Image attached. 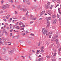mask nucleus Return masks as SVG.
<instances>
[{
  "instance_id": "a18cd8bd",
  "label": "nucleus",
  "mask_w": 61,
  "mask_h": 61,
  "mask_svg": "<svg viewBox=\"0 0 61 61\" xmlns=\"http://www.w3.org/2000/svg\"><path fill=\"white\" fill-rule=\"evenodd\" d=\"M59 45H58L57 46V48H59V46H58Z\"/></svg>"
},
{
  "instance_id": "9d476101",
  "label": "nucleus",
  "mask_w": 61,
  "mask_h": 61,
  "mask_svg": "<svg viewBox=\"0 0 61 61\" xmlns=\"http://www.w3.org/2000/svg\"><path fill=\"white\" fill-rule=\"evenodd\" d=\"M5 6V7H6V8H8V7H9V5L8 4H6Z\"/></svg>"
},
{
  "instance_id": "f8f14e48",
  "label": "nucleus",
  "mask_w": 61,
  "mask_h": 61,
  "mask_svg": "<svg viewBox=\"0 0 61 61\" xmlns=\"http://www.w3.org/2000/svg\"><path fill=\"white\" fill-rule=\"evenodd\" d=\"M56 20H55L53 22V24H55L56 23Z\"/></svg>"
},
{
  "instance_id": "e2e57ef3",
  "label": "nucleus",
  "mask_w": 61,
  "mask_h": 61,
  "mask_svg": "<svg viewBox=\"0 0 61 61\" xmlns=\"http://www.w3.org/2000/svg\"><path fill=\"white\" fill-rule=\"evenodd\" d=\"M50 34H52V32H49Z\"/></svg>"
},
{
  "instance_id": "680f3d73",
  "label": "nucleus",
  "mask_w": 61,
  "mask_h": 61,
  "mask_svg": "<svg viewBox=\"0 0 61 61\" xmlns=\"http://www.w3.org/2000/svg\"><path fill=\"white\" fill-rule=\"evenodd\" d=\"M39 61H41V59L40 58L39 59Z\"/></svg>"
},
{
  "instance_id": "0eeeda50",
  "label": "nucleus",
  "mask_w": 61,
  "mask_h": 61,
  "mask_svg": "<svg viewBox=\"0 0 61 61\" xmlns=\"http://www.w3.org/2000/svg\"><path fill=\"white\" fill-rule=\"evenodd\" d=\"M27 11V9L26 8L24 9L23 10V12H25Z\"/></svg>"
},
{
  "instance_id": "6ab92c4d",
  "label": "nucleus",
  "mask_w": 61,
  "mask_h": 61,
  "mask_svg": "<svg viewBox=\"0 0 61 61\" xmlns=\"http://www.w3.org/2000/svg\"><path fill=\"white\" fill-rule=\"evenodd\" d=\"M60 0H57V2L59 4V3H60Z\"/></svg>"
},
{
  "instance_id": "3c124183",
  "label": "nucleus",
  "mask_w": 61,
  "mask_h": 61,
  "mask_svg": "<svg viewBox=\"0 0 61 61\" xmlns=\"http://www.w3.org/2000/svg\"><path fill=\"white\" fill-rule=\"evenodd\" d=\"M29 59L31 60V57H30V56H29Z\"/></svg>"
},
{
  "instance_id": "c85d7f7f",
  "label": "nucleus",
  "mask_w": 61,
  "mask_h": 61,
  "mask_svg": "<svg viewBox=\"0 0 61 61\" xmlns=\"http://www.w3.org/2000/svg\"><path fill=\"white\" fill-rule=\"evenodd\" d=\"M30 35L31 36H35V35L31 33V34H30Z\"/></svg>"
},
{
  "instance_id": "7ed1b4c3",
  "label": "nucleus",
  "mask_w": 61,
  "mask_h": 61,
  "mask_svg": "<svg viewBox=\"0 0 61 61\" xmlns=\"http://www.w3.org/2000/svg\"><path fill=\"white\" fill-rule=\"evenodd\" d=\"M2 52L3 53V54H5L6 52V50L5 48H3L2 49Z\"/></svg>"
},
{
  "instance_id": "c03bdc74",
  "label": "nucleus",
  "mask_w": 61,
  "mask_h": 61,
  "mask_svg": "<svg viewBox=\"0 0 61 61\" xmlns=\"http://www.w3.org/2000/svg\"><path fill=\"white\" fill-rule=\"evenodd\" d=\"M15 14H17V12L16 11H15Z\"/></svg>"
},
{
  "instance_id": "b1692460",
  "label": "nucleus",
  "mask_w": 61,
  "mask_h": 61,
  "mask_svg": "<svg viewBox=\"0 0 61 61\" xmlns=\"http://www.w3.org/2000/svg\"><path fill=\"white\" fill-rule=\"evenodd\" d=\"M18 22H17V23H16L15 24V26H17V25H18Z\"/></svg>"
},
{
  "instance_id": "393cba45",
  "label": "nucleus",
  "mask_w": 61,
  "mask_h": 61,
  "mask_svg": "<svg viewBox=\"0 0 61 61\" xmlns=\"http://www.w3.org/2000/svg\"><path fill=\"white\" fill-rule=\"evenodd\" d=\"M52 61H55V58H54L53 59H52Z\"/></svg>"
},
{
  "instance_id": "8fccbe9b",
  "label": "nucleus",
  "mask_w": 61,
  "mask_h": 61,
  "mask_svg": "<svg viewBox=\"0 0 61 61\" xmlns=\"http://www.w3.org/2000/svg\"><path fill=\"white\" fill-rule=\"evenodd\" d=\"M56 44H58V41H56Z\"/></svg>"
},
{
  "instance_id": "09e8293b",
  "label": "nucleus",
  "mask_w": 61,
  "mask_h": 61,
  "mask_svg": "<svg viewBox=\"0 0 61 61\" xmlns=\"http://www.w3.org/2000/svg\"><path fill=\"white\" fill-rule=\"evenodd\" d=\"M4 2V1H3V0H2V1H1V4H3V2Z\"/></svg>"
},
{
  "instance_id": "7c9ffc66",
  "label": "nucleus",
  "mask_w": 61,
  "mask_h": 61,
  "mask_svg": "<svg viewBox=\"0 0 61 61\" xmlns=\"http://www.w3.org/2000/svg\"><path fill=\"white\" fill-rule=\"evenodd\" d=\"M61 17H60L59 19V21H61Z\"/></svg>"
},
{
  "instance_id": "f3484780",
  "label": "nucleus",
  "mask_w": 61,
  "mask_h": 61,
  "mask_svg": "<svg viewBox=\"0 0 61 61\" xmlns=\"http://www.w3.org/2000/svg\"><path fill=\"white\" fill-rule=\"evenodd\" d=\"M57 53H54V54L53 55V56H56V54Z\"/></svg>"
},
{
  "instance_id": "20e7f679",
  "label": "nucleus",
  "mask_w": 61,
  "mask_h": 61,
  "mask_svg": "<svg viewBox=\"0 0 61 61\" xmlns=\"http://www.w3.org/2000/svg\"><path fill=\"white\" fill-rule=\"evenodd\" d=\"M46 12L47 13H48L50 15L52 14V13L50 11L47 10L46 11Z\"/></svg>"
},
{
  "instance_id": "ea45409f",
  "label": "nucleus",
  "mask_w": 61,
  "mask_h": 61,
  "mask_svg": "<svg viewBox=\"0 0 61 61\" xmlns=\"http://www.w3.org/2000/svg\"><path fill=\"white\" fill-rule=\"evenodd\" d=\"M28 14V12L27 11L26 13V14L25 15H27Z\"/></svg>"
},
{
  "instance_id": "39448f33",
  "label": "nucleus",
  "mask_w": 61,
  "mask_h": 61,
  "mask_svg": "<svg viewBox=\"0 0 61 61\" xmlns=\"http://www.w3.org/2000/svg\"><path fill=\"white\" fill-rule=\"evenodd\" d=\"M46 19L47 21H48L51 19V18L50 17H47L46 18Z\"/></svg>"
},
{
  "instance_id": "37998d69",
  "label": "nucleus",
  "mask_w": 61,
  "mask_h": 61,
  "mask_svg": "<svg viewBox=\"0 0 61 61\" xmlns=\"http://www.w3.org/2000/svg\"><path fill=\"white\" fill-rule=\"evenodd\" d=\"M27 4L28 5H30V2H28L27 3Z\"/></svg>"
},
{
  "instance_id": "412c9836",
  "label": "nucleus",
  "mask_w": 61,
  "mask_h": 61,
  "mask_svg": "<svg viewBox=\"0 0 61 61\" xmlns=\"http://www.w3.org/2000/svg\"><path fill=\"white\" fill-rule=\"evenodd\" d=\"M59 13H60V15H61V12H60V10H59Z\"/></svg>"
},
{
  "instance_id": "bb28decb",
  "label": "nucleus",
  "mask_w": 61,
  "mask_h": 61,
  "mask_svg": "<svg viewBox=\"0 0 61 61\" xmlns=\"http://www.w3.org/2000/svg\"><path fill=\"white\" fill-rule=\"evenodd\" d=\"M3 20L4 21H5V22H6V20L5 19H3Z\"/></svg>"
},
{
  "instance_id": "423d86ee",
  "label": "nucleus",
  "mask_w": 61,
  "mask_h": 61,
  "mask_svg": "<svg viewBox=\"0 0 61 61\" xmlns=\"http://www.w3.org/2000/svg\"><path fill=\"white\" fill-rule=\"evenodd\" d=\"M50 23H49V21H47V27H49V25Z\"/></svg>"
},
{
  "instance_id": "6e6d98bb",
  "label": "nucleus",
  "mask_w": 61,
  "mask_h": 61,
  "mask_svg": "<svg viewBox=\"0 0 61 61\" xmlns=\"http://www.w3.org/2000/svg\"><path fill=\"white\" fill-rule=\"evenodd\" d=\"M29 0H26V2H28Z\"/></svg>"
},
{
  "instance_id": "2f4dec72",
  "label": "nucleus",
  "mask_w": 61,
  "mask_h": 61,
  "mask_svg": "<svg viewBox=\"0 0 61 61\" xmlns=\"http://www.w3.org/2000/svg\"><path fill=\"white\" fill-rule=\"evenodd\" d=\"M36 18H33L32 19L33 20H36Z\"/></svg>"
},
{
  "instance_id": "f03ea898",
  "label": "nucleus",
  "mask_w": 61,
  "mask_h": 61,
  "mask_svg": "<svg viewBox=\"0 0 61 61\" xmlns=\"http://www.w3.org/2000/svg\"><path fill=\"white\" fill-rule=\"evenodd\" d=\"M14 51H16V50H15V49H14L13 50V51H12V50H10V51H9V53L10 54H11V53H12L13 52H14Z\"/></svg>"
},
{
  "instance_id": "5701e85b",
  "label": "nucleus",
  "mask_w": 61,
  "mask_h": 61,
  "mask_svg": "<svg viewBox=\"0 0 61 61\" xmlns=\"http://www.w3.org/2000/svg\"><path fill=\"white\" fill-rule=\"evenodd\" d=\"M53 7V5H51V6L50 8L51 9H52Z\"/></svg>"
},
{
  "instance_id": "4468645a",
  "label": "nucleus",
  "mask_w": 61,
  "mask_h": 61,
  "mask_svg": "<svg viewBox=\"0 0 61 61\" xmlns=\"http://www.w3.org/2000/svg\"><path fill=\"white\" fill-rule=\"evenodd\" d=\"M46 35L47 36L49 35V33H48V31H46Z\"/></svg>"
},
{
  "instance_id": "4d7b16f0",
  "label": "nucleus",
  "mask_w": 61,
  "mask_h": 61,
  "mask_svg": "<svg viewBox=\"0 0 61 61\" xmlns=\"http://www.w3.org/2000/svg\"><path fill=\"white\" fill-rule=\"evenodd\" d=\"M10 2H11V3H13V0H11L10 1Z\"/></svg>"
},
{
  "instance_id": "a878e982",
  "label": "nucleus",
  "mask_w": 61,
  "mask_h": 61,
  "mask_svg": "<svg viewBox=\"0 0 61 61\" xmlns=\"http://www.w3.org/2000/svg\"><path fill=\"white\" fill-rule=\"evenodd\" d=\"M52 36V35H50L49 36V37L50 38H51V36Z\"/></svg>"
},
{
  "instance_id": "79ce46f5",
  "label": "nucleus",
  "mask_w": 61,
  "mask_h": 61,
  "mask_svg": "<svg viewBox=\"0 0 61 61\" xmlns=\"http://www.w3.org/2000/svg\"><path fill=\"white\" fill-rule=\"evenodd\" d=\"M12 33H11L10 34V36L11 37L12 36Z\"/></svg>"
},
{
  "instance_id": "13d9d810",
  "label": "nucleus",
  "mask_w": 61,
  "mask_h": 61,
  "mask_svg": "<svg viewBox=\"0 0 61 61\" xmlns=\"http://www.w3.org/2000/svg\"><path fill=\"white\" fill-rule=\"evenodd\" d=\"M46 44H47V45H48V42H46Z\"/></svg>"
},
{
  "instance_id": "338daca9",
  "label": "nucleus",
  "mask_w": 61,
  "mask_h": 61,
  "mask_svg": "<svg viewBox=\"0 0 61 61\" xmlns=\"http://www.w3.org/2000/svg\"><path fill=\"white\" fill-rule=\"evenodd\" d=\"M10 29H12V27L11 26H10Z\"/></svg>"
},
{
  "instance_id": "2eb2a0df",
  "label": "nucleus",
  "mask_w": 61,
  "mask_h": 61,
  "mask_svg": "<svg viewBox=\"0 0 61 61\" xmlns=\"http://www.w3.org/2000/svg\"><path fill=\"white\" fill-rule=\"evenodd\" d=\"M45 52L44 50H41V51L40 52H41V53H44Z\"/></svg>"
},
{
  "instance_id": "a19ab883",
  "label": "nucleus",
  "mask_w": 61,
  "mask_h": 61,
  "mask_svg": "<svg viewBox=\"0 0 61 61\" xmlns=\"http://www.w3.org/2000/svg\"><path fill=\"white\" fill-rule=\"evenodd\" d=\"M23 20H25V17H23Z\"/></svg>"
},
{
  "instance_id": "603ef678",
  "label": "nucleus",
  "mask_w": 61,
  "mask_h": 61,
  "mask_svg": "<svg viewBox=\"0 0 61 61\" xmlns=\"http://www.w3.org/2000/svg\"><path fill=\"white\" fill-rule=\"evenodd\" d=\"M60 49H61V48H59L58 49V50L60 51Z\"/></svg>"
},
{
  "instance_id": "774afa93",
  "label": "nucleus",
  "mask_w": 61,
  "mask_h": 61,
  "mask_svg": "<svg viewBox=\"0 0 61 61\" xmlns=\"http://www.w3.org/2000/svg\"><path fill=\"white\" fill-rule=\"evenodd\" d=\"M15 36H13L12 37V38H14V37H15Z\"/></svg>"
},
{
  "instance_id": "69168bd1",
  "label": "nucleus",
  "mask_w": 61,
  "mask_h": 61,
  "mask_svg": "<svg viewBox=\"0 0 61 61\" xmlns=\"http://www.w3.org/2000/svg\"><path fill=\"white\" fill-rule=\"evenodd\" d=\"M59 6V4H57L56 6Z\"/></svg>"
},
{
  "instance_id": "aec40b11",
  "label": "nucleus",
  "mask_w": 61,
  "mask_h": 61,
  "mask_svg": "<svg viewBox=\"0 0 61 61\" xmlns=\"http://www.w3.org/2000/svg\"><path fill=\"white\" fill-rule=\"evenodd\" d=\"M49 8V6L48 5H47L46 6V9H48Z\"/></svg>"
},
{
  "instance_id": "4c0bfd02",
  "label": "nucleus",
  "mask_w": 61,
  "mask_h": 61,
  "mask_svg": "<svg viewBox=\"0 0 61 61\" xmlns=\"http://www.w3.org/2000/svg\"><path fill=\"white\" fill-rule=\"evenodd\" d=\"M43 15V14L42 13H41L40 14V16H42Z\"/></svg>"
},
{
  "instance_id": "c9c22d12",
  "label": "nucleus",
  "mask_w": 61,
  "mask_h": 61,
  "mask_svg": "<svg viewBox=\"0 0 61 61\" xmlns=\"http://www.w3.org/2000/svg\"><path fill=\"white\" fill-rule=\"evenodd\" d=\"M16 37H17V38H19V36H16Z\"/></svg>"
},
{
  "instance_id": "a211bd4d",
  "label": "nucleus",
  "mask_w": 61,
  "mask_h": 61,
  "mask_svg": "<svg viewBox=\"0 0 61 61\" xmlns=\"http://www.w3.org/2000/svg\"><path fill=\"white\" fill-rule=\"evenodd\" d=\"M16 28L17 29H20V28H19V27L18 26H16Z\"/></svg>"
},
{
  "instance_id": "cd10ccee",
  "label": "nucleus",
  "mask_w": 61,
  "mask_h": 61,
  "mask_svg": "<svg viewBox=\"0 0 61 61\" xmlns=\"http://www.w3.org/2000/svg\"><path fill=\"white\" fill-rule=\"evenodd\" d=\"M16 7H17V8H18V9H19V8H20L19 6H17Z\"/></svg>"
},
{
  "instance_id": "052dcab7",
  "label": "nucleus",
  "mask_w": 61,
  "mask_h": 61,
  "mask_svg": "<svg viewBox=\"0 0 61 61\" xmlns=\"http://www.w3.org/2000/svg\"><path fill=\"white\" fill-rule=\"evenodd\" d=\"M52 28L53 29H55V27L54 26H52Z\"/></svg>"
},
{
  "instance_id": "864d4df0",
  "label": "nucleus",
  "mask_w": 61,
  "mask_h": 61,
  "mask_svg": "<svg viewBox=\"0 0 61 61\" xmlns=\"http://www.w3.org/2000/svg\"><path fill=\"white\" fill-rule=\"evenodd\" d=\"M5 33L6 34V35H8V34H7V33L5 31Z\"/></svg>"
},
{
  "instance_id": "dca6fc26",
  "label": "nucleus",
  "mask_w": 61,
  "mask_h": 61,
  "mask_svg": "<svg viewBox=\"0 0 61 61\" xmlns=\"http://www.w3.org/2000/svg\"><path fill=\"white\" fill-rule=\"evenodd\" d=\"M19 42L20 43H22L23 42V41L22 40H20L19 41Z\"/></svg>"
},
{
  "instance_id": "e433bc0d",
  "label": "nucleus",
  "mask_w": 61,
  "mask_h": 61,
  "mask_svg": "<svg viewBox=\"0 0 61 61\" xmlns=\"http://www.w3.org/2000/svg\"><path fill=\"white\" fill-rule=\"evenodd\" d=\"M46 57L48 58H49V56H46Z\"/></svg>"
},
{
  "instance_id": "bf43d9fd",
  "label": "nucleus",
  "mask_w": 61,
  "mask_h": 61,
  "mask_svg": "<svg viewBox=\"0 0 61 61\" xmlns=\"http://www.w3.org/2000/svg\"><path fill=\"white\" fill-rule=\"evenodd\" d=\"M33 23V21H31L30 22V23L31 24H32V23Z\"/></svg>"
},
{
  "instance_id": "f257e3e1",
  "label": "nucleus",
  "mask_w": 61,
  "mask_h": 61,
  "mask_svg": "<svg viewBox=\"0 0 61 61\" xmlns=\"http://www.w3.org/2000/svg\"><path fill=\"white\" fill-rule=\"evenodd\" d=\"M42 31L43 34H44V35H45L46 34V29L44 28H43L42 29Z\"/></svg>"
},
{
  "instance_id": "49530a36",
  "label": "nucleus",
  "mask_w": 61,
  "mask_h": 61,
  "mask_svg": "<svg viewBox=\"0 0 61 61\" xmlns=\"http://www.w3.org/2000/svg\"><path fill=\"white\" fill-rule=\"evenodd\" d=\"M7 16H8V17H9L10 16H11V15H7Z\"/></svg>"
},
{
  "instance_id": "9b49d317",
  "label": "nucleus",
  "mask_w": 61,
  "mask_h": 61,
  "mask_svg": "<svg viewBox=\"0 0 61 61\" xmlns=\"http://www.w3.org/2000/svg\"><path fill=\"white\" fill-rule=\"evenodd\" d=\"M44 48V46H42L40 48L41 50H43Z\"/></svg>"
},
{
  "instance_id": "5fc2aeb1",
  "label": "nucleus",
  "mask_w": 61,
  "mask_h": 61,
  "mask_svg": "<svg viewBox=\"0 0 61 61\" xmlns=\"http://www.w3.org/2000/svg\"><path fill=\"white\" fill-rule=\"evenodd\" d=\"M34 8H31V9L32 10H33V9H34Z\"/></svg>"
},
{
  "instance_id": "0e129e2a",
  "label": "nucleus",
  "mask_w": 61,
  "mask_h": 61,
  "mask_svg": "<svg viewBox=\"0 0 61 61\" xmlns=\"http://www.w3.org/2000/svg\"><path fill=\"white\" fill-rule=\"evenodd\" d=\"M59 60H61V58H59Z\"/></svg>"
},
{
  "instance_id": "ddd939ff",
  "label": "nucleus",
  "mask_w": 61,
  "mask_h": 61,
  "mask_svg": "<svg viewBox=\"0 0 61 61\" xmlns=\"http://www.w3.org/2000/svg\"><path fill=\"white\" fill-rule=\"evenodd\" d=\"M56 15H52V17L53 18H56Z\"/></svg>"
},
{
  "instance_id": "c756f323",
  "label": "nucleus",
  "mask_w": 61,
  "mask_h": 61,
  "mask_svg": "<svg viewBox=\"0 0 61 61\" xmlns=\"http://www.w3.org/2000/svg\"><path fill=\"white\" fill-rule=\"evenodd\" d=\"M15 25H14L13 26V29H15Z\"/></svg>"
},
{
  "instance_id": "1a4fd4ad",
  "label": "nucleus",
  "mask_w": 61,
  "mask_h": 61,
  "mask_svg": "<svg viewBox=\"0 0 61 61\" xmlns=\"http://www.w3.org/2000/svg\"><path fill=\"white\" fill-rule=\"evenodd\" d=\"M53 51L54 53H56V49H54L53 50Z\"/></svg>"
},
{
  "instance_id": "de8ad7c7",
  "label": "nucleus",
  "mask_w": 61,
  "mask_h": 61,
  "mask_svg": "<svg viewBox=\"0 0 61 61\" xmlns=\"http://www.w3.org/2000/svg\"><path fill=\"white\" fill-rule=\"evenodd\" d=\"M39 51H40V50H37V52H39Z\"/></svg>"
},
{
  "instance_id": "6e6552de",
  "label": "nucleus",
  "mask_w": 61,
  "mask_h": 61,
  "mask_svg": "<svg viewBox=\"0 0 61 61\" xmlns=\"http://www.w3.org/2000/svg\"><path fill=\"white\" fill-rule=\"evenodd\" d=\"M6 8L5 6L4 5L3 6L2 8V9H5Z\"/></svg>"
},
{
  "instance_id": "58836bf2",
  "label": "nucleus",
  "mask_w": 61,
  "mask_h": 61,
  "mask_svg": "<svg viewBox=\"0 0 61 61\" xmlns=\"http://www.w3.org/2000/svg\"><path fill=\"white\" fill-rule=\"evenodd\" d=\"M43 19V18H40L39 19V20H42Z\"/></svg>"
},
{
  "instance_id": "f704fd0d",
  "label": "nucleus",
  "mask_w": 61,
  "mask_h": 61,
  "mask_svg": "<svg viewBox=\"0 0 61 61\" xmlns=\"http://www.w3.org/2000/svg\"><path fill=\"white\" fill-rule=\"evenodd\" d=\"M50 3L49 2H48L47 3V4H48V5H50Z\"/></svg>"
},
{
  "instance_id": "473e14b6",
  "label": "nucleus",
  "mask_w": 61,
  "mask_h": 61,
  "mask_svg": "<svg viewBox=\"0 0 61 61\" xmlns=\"http://www.w3.org/2000/svg\"><path fill=\"white\" fill-rule=\"evenodd\" d=\"M55 41H56V42L58 41V39H57L56 40H55Z\"/></svg>"
},
{
  "instance_id": "72a5a7b5",
  "label": "nucleus",
  "mask_w": 61,
  "mask_h": 61,
  "mask_svg": "<svg viewBox=\"0 0 61 61\" xmlns=\"http://www.w3.org/2000/svg\"><path fill=\"white\" fill-rule=\"evenodd\" d=\"M58 37V35H56L55 36V38H57Z\"/></svg>"
},
{
  "instance_id": "4be33fe9",
  "label": "nucleus",
  "mask_w": 61,
  "mask_h": 61,
  "mask_svg": "<svg viewBox=\"0 0 61 61\" xmlns=\"http://www.w3.org/2000/svg\"><path fill=\"white\" fill-rule=\"evenodd\" d=\"M41 13H42L43 14H45V11H43Z\"/></svg>"
}]
</instances>
